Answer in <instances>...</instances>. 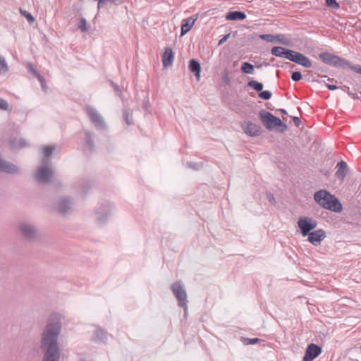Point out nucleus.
Segmentation results:
<instances>
[{"instance_id":"f257e3e1","label":"nucleus","mask_w":361,"mask_h":361,"mask_svg":"<svg viewBox=\"0 0 361 361\" xmlns=\"http://www.w3.org/2000/svg\"><path fill=\"white\" fill-rule=\"evenodd\" d=\"M62 317L52 313L48 318L41 335L40 348L44 353L42 361H59L58 338L61 331Z\"/></svg>"},{"instance_id":"f03ea898","label":"nucleus","mask_w":361,"mask_h":361,"mask_svg":"<svg viewBox=\"0 0 361 361\" xmlns=\"http://www.w3.org/2000/svg\"><path fill=\"white\" fill-rule=\"evenodd\" d=\"M259 117L264 126L269 131L283 133L287 130L285 118L281 120L264 109L259 111Z\"/></svg>"},{"instance_id":"7ed1b4c3","label":"nucleus","mask_w":361,"mask_h":361,"mask_svg":"<svg viewBox=\"0 0 361 361\" xmlns=\"http://www.w3.org/2000/svg\"><path fill=\"white\" fill-rule=\"evenodd\" d=\"M314 198L324 209L335 212H339L342 210V205L338 199L324 190H320L315 192Z\"/></svg>"},{"instance_id":"20e7f679","label":"nucleus","mask_w":361,"mask_h":361,"mask_svg":"<svg viewBox=\"0 0 361 361\" xmlns=\"http://www.w3.org/2000/svg\"><path fill=\"white\" fill-rule=\"evenodd\" d=\"M114 210V205L109 201H102L94 209L92 216L97 225L104 226L107 224Z\"/></svg>"},{"instance_id":"39448f33","label":"nucleus","mask_w":361,"mask_h":361,"mask_svg":"<svg viewBox=\"0 0 361 361\" xmlns=\"http://www.w3.org/2000/svg\"><path fill=\"white\" fill-rule=\"evenodd\" d=\"M171 291L178 301V305L185 312L188 310V295L185 286L182 281H176L171 285Z\"/></svg>"},{"instance_id":"423d86ee","label":"nucleus","mask_w":361,"mask_h":361,"mask_svg":"<svg viewBox=\"0 0 361 361\" xmlns=\"http://www.w3.org/2000/svg\"><path fill=\"white\" fill-rule=\"evenodd\" d=\"M319 57L323 63L334 67H347L350 69V66H353L348 60L329 52H322Z\"/></svg>"},{"instance_id":"0eeeda50","label":"nucleus","mask_w":361,"mask_h":361,"mask_svg":"<svg viewBox=\"0 0 361 361\" xmlns=\"http://www.w3.org/2000/svg\"><path fill=\"white\" fill-rule=\"evenodd\" d=\"M54 176V171L51 164H42L35 174V179L40 183H51Z\"/></svg>"},{"instance_id":"6e6552de","label":"nucleus","mask_w":361,"mask_h":361,"mask_svg":"<svg viewBox=\"0 0 361 361\" xmlns=\"http://www.w3.org/2000/svg\"><path fill=\"white\" fill-rule=\"evenodd\" d=\"M86 112L90 120L95 128L99 130H106L108 128L103 116L99 111L92 106H88L86 108Z\"/></svg>"},{"instance_id":"1a4fd4ad","label":"nucleus","mask_w":361,"mask_h":361,"mask_svg":"<svg viewBox=\"0 0 361 361\" xmlns=\"http://www.w3.org/2000/svg\"><path fill=\"white\" fill-rule=\"evenodd\" d=\"M298 226L300 229L302 235L305 237L317 226V222L312 217L301 216L298 219Z\"/></svg>"},{"instance_id":"9d476101","label":"nucleus","mask_w":361,"mask_h":361,"mask_svg":"<svg viewBox=\"0 0 361 361\" xmlns=\"http://www.w3.org/2000/svg\"><path fill=\"white\" fill-rule=\"evenodd\" d=\"M18 229L20 234L29 240H32L37 236L35 227L29 223H21L18 226Z\"/></svg>"},{"instance_id":"9b49d317","label":"nucleus","mask_w":361,"mask_h":361,"mask_svg":"<svg viewBox=\"0 0 361 361\" xmlns=\"http://www.w3.org/2000/svg\"><path fill=\"white\" fill-rule=\"evenodd\" d=\"M322 353V348L319 345L311 343L310 344L306 350L305 355L303 357V361H312L317 356H319Z\"/></svg>"},{"instance_id":"f8f14e48","label":"nucleus","mask_w":361,"mask_h":361,"mask_svg":"<svg viewBox=\"0 0 361 361\" xmlns=\"http://www.w3.org/2000/svg\"><path fill=\"white\" fill-rule=\"evenodd\" d=\"M307 240L312 245H319L322 240L326 237V233L322 229H318L310 233L307 235Z\"/></svg>"},{"instance_id":"ddd939ff","label":"nucleus","mask_w":361,"mask_h":361,"mask_svg":"<svg viewBox=\"0 0 361 361\" xmlns=\"http://www.w3.org/2000/svg\"><path fill=\"white\" fill-rule=\"evenodd\" d=\"M197 18L198 14H196L181 21L180 36H183L191 30Z\"/></svg>"},{"instance_id":"4468645a","label":"nucleus","mask_w":361,"mask_h":361,"mask_svg":"<svg viewBox=\"0 0 361 361\" xmlns=\"http://www.w3.org/2000/svg\"><path fill=\"white\" fill-rule=\"evenodd\" d=\"M73 205V200L69 197H62L59 200L57 209L63 214L68 213Z\"/></svg>"},{"instance_id":"2eb2a0df","label":"nucleus","mask_w":361,"mask_h":361,"mask_svg":"<svg viewBox=\"0 0 361 361\" xmlns=\"http://www.w3.org/2000/svg\"><path fill=\"white\" fill-rule=\"evenodd\" d=\"M174 59V53L170 47H166L162 55V63L165 68L171 66Z\"/></svg>"},{"instance_id":"dca6fc26","label":"nucleus","mask_w":361,"mask_h":361,"mask_svg":"<svg viewBox=\"0 0 361 361\" xmlns=\"http://www.w3.org/2000/svg\"><path fill=\"white\" fill-rule=\"evenodd\" d=\"M76 187L81 195H85L92 187V183L88 180H81L77 183Z\"/></svg>"},{"instance_id":"f3484780","label":"nucleus","mask_w":361,"mask_h":361,"mask_svg":"<svg viewBox=\"0 0 361 361\" xmlns=\"http://www.w3.org/2000/svg\"><path fill=\"white\" fill-rule=\"evenodd\" d=\"M108 334L101 328H97L94 334L93 341L97 343H105L107 341Z\"/></svg>"},{"instance_id":"a211bd4d","label":"nucleus","mask_w":361,"mask_h":361,"mask_svg":"<svg viewBox=\"0 0 361 361\" xmlns=\"http://www.w3.org/2000/svg\"><path fill=\"white\" fill-rule=\"evenodd\" d=\"M245 18V13L240 11H229L226 15L227 20H243Z\"/></svg>"},{"instance_id":"6ab92c4d","label":"nucleus","mask_w":361,"mask_h":361,"mask_svg":"<svg viewBox=\"0 0 361 361\" xmlns=\"http://www.w3.org/2000/svg\"><path fill=\"white\" fill-rule=\"evenodd\" d=\"M188 68L190 71L195 74L197 79L200 78L201 72V66L196 59H191L189 61Z\"/></svg>"},{"instance_id":"aec40b11","label":"nucleus","mask_w":361,"mask_h":361,"mask_svg":"<svg viewBox=\"0 0 361 361\" xmlns=\"http://www.w3.org/2000/svg\"><path fill=\"white\" fill-rule=\"evenodd\" d=\"M55 149L54 145L44 146L42 147L43 157L41 160L42 164H51L50 157Z\"/></svg>"},{"instance_id":"412c9836","label":"nucleus","mask_w":361,"mask_h":361,"mask_svg":"<svg viewBox=\"0 0 361 361\" xmlns=\"http://www.w3.org/2000/svg\"><path fill=\"white\" fill-rule=\"evenodd\" d=\"M347 164L344 161H339L336 166V175L338 178H343L347 172Z\"/></svg>"},{"instance_id":"4be33fe9","label":"nucleus","mask_w":361,"mask_h":361,"mask_svg":"<svg viewBox=\"0 0 361 361\" xmlns=\"http://www.w3.org/2000/svg\"><path fill=\"white\" fill-rule=\"evenodd\" d=\"M260 126L252 122L246 123V126L244 128L245 133L247 135H257V133L260 129Z\"/></svg>"},{"instance_id":"5701e85b","label":"nucleus","mask_w":361,"mask_h":361,"mask_svg":"<svg viewBox=\"0 0 361 361\" xmlns=\"http://www.w3.org/2000/svg\"><path fill=\"white\" fill-rule=\"evenodd\" d=\"M10 147L13 149H19L26 145L25 141L22 137H14L9 141Z\"/></svg>"},{"instance_id":"b1692460","label":"nucleus","mask_w":361,"mask_h":361,"mask_svg":"<svg viewBox=\"0 0 361 361\" xmlns=\"http://www.w3.org/2000/svg\"><path fill=\"white\" fill-rule=\"evenodd\" d=\"M295 63L300 65L305 68H311L312 66V61H310V59L300 52L298 55V58H297Z\"/></svg>"},{"instance_id":"393cba45","label":"nucleus","mask_w":361,"mask_h":361,"mask_svg":"<svg viewBox=\"0 0 361 361\" xmlns=\"http://www.w3.org/2000/svg\"><path fill=\"white\" fill-rule=\"evenodd\" d=\"M287 50L288 49L282 47H274L271 49V54L277 57L285 58Z\"/></svg>"},{"instance_id":"a878e982","label":"nucleus","mask_w":361,"mask_h":361,"mask_svg":"<svg viewBox=\"0 0 361 361\" xmlns=\"http://www.w3.org/2000/svg\"><path fill=\"white\" fill-rule=\"evenodd\" d=\"M82 149L86 154H89L94 150V142L92 141V137H85Z\"/></svg>"},{"instance_id":"bb28decb","label":"nucleus","mask_w":361,"mask_h":361,"mask_svg":"<svg viewBox=\"0 0 361 361\" xmlns=\"http://www.w3.org/2000/svg\"><path fill=\"white\" fill-rule=\"evenodd\" d=\"M324 78L325 80L323 81L329 90H335L338 88V87L336 85V83H337L336 80L327 76H324Z\"/></svg>"},{"instance_id":"cd10ccee","label":"nucleus","mask_w":361,"mask_h":361,"mask_svg":"<svg viewBox=\"0 0 361 361\" xmlns=\"http://www.w3.org/2000/svg\"><path fill=\"white\" fill-rule=\"evenodd\" d=\"M247 86L252 87L253 90H255L257 92H259V93L262 91L264 85L262 82H259L257 80H250L247 82Z\"/></svg>"},{"instance_id":"c85d7f7f","label":"nucleus","mask_w":361,"mask_h":361,"mask_svg":"<svg viewBox=\"0 0 361 361\" xmlns=\"http://www.w3.org/2000/svg\"><path fill=\"white\" fill-rule=\"evenodd\" d=\"M298 54V51L288 49L285 59H287L292 62L296 63Z\"/></svg>"},{"instance_id":"c756f323","label":"nucleus","mask_w":361,"mask_h":361,"mask_svg":"<svg viewBox=\"0 0 361 361\" xmlns=\"http://www.w3.org/2000/svg\"><path fill=\"white\" fill-rule=\"evenodd\" d=\"M123 117L128 126L133 124L132 113L128 109H124L123 111Z\"/></svg>"},{"instance_id":"7c9ffc66","label":"nucleus","mask_w":361,"mask_h":361,"mask_svg":"<svg viewBox=\"0 0 361 361\" xmlns=\"http://www.w3.org/2000/svg\"><path fill=\"white\" fill-rule=\"evenodd\" d=\"M254 66L249 62H244L241 66V71L246 74H252L254 71Z\"/></svg>"},{"instance_id":"2f4dec72","label":"nucleus","mask_w":361,"mask_h":361,"mask_svg":"<svg viewBox=\"0 0 361 361\" xmlns=\"http://www.w3.org/2000/svg\"><path fill=\"white\" fill-rule=\"evenodd\" d=\"M275 43H280L283 45L289 46L290 41L289 39L286 37L284 35L280 34L276 35Z\"/></svg>"},{"instance_id":"473e14b6","label":"nucleus","mask_w":361,"mask_h":361,"mask_svg":"<svg viewBox=\"0 0 361 361\" xmlns=\"http://www.w3.org/2000/svg\"><path fill=\"white\" fill-rule=\"evenodd\" d=\"M8 71V67L6 59L0 55V75L6 73Z\"/></svg>"},{"instance_id":"72a5a7b5","label":"nucleus","mask_w":361,"mask_h":361,"mask_svg":"<svg viewBox=\"0 0 361 361\" xmlns=\"http://www.w3.org/2000/svg\"><path fill=\"white\" fill-rule=\"evenodd\" d=\"M78 27L81 32H87L89 27L87 25V21L85 18L81 17L78 23Z\"/></svg>"},{"instance_id":"f704fd0d","label":"nucleus","mask_w":361,"mask_h":361,"mask_svg":"<svg viewBox=\"0 0 361 361\" xmlns=\"http://www.w3.org/2000/svg\"><path fill=\"white\" fill-rule=\"evenodd\" d=\"M260 39L269 42L275 43L276 35L271 34H262L259 35Z\"/></svg>"},{"instance_id":"c9c22d12","label":"nucleus","mask_w":361,"mask_h":361,"mask_svg":"<svg viewBox=\"0 0 361 361\" xmlns=\"http://www.w3.org/2000/svg\"><path fill=\"white\" fill-rule=\"evenodd\" d=\"M326 6L331 9L337 10L340 8L339 4L336 0H326Z\"/></svg>"},{"instance_id":"e433bc0d","label":"nucleus","mask_w":361,"mask_h":361,"mask_svg":"<svg viewBox=\"0 0 361 361\" xmlns=\"http://www.w3.org/2000/svg\"><path fill=\"white\" fill-rule=\"evenodd\" d=\"M111 87H113L114 92H115V94L118 96L122 100L124 99V97L122 94V92L119 87V86L116 84L115 82H114L113 81H111Z\"/></svg>"},{"instance_id":"4c0bfd02","label":"nucleus","mask_w":361,"mask_h":361,"mask_svg":"<svg viewBox=\"0 0 361 361\" xmlns=\"http://www.w3.org/2000/svg\"><path fill=\"white\" fill-rule=\"evenodd\" d=\"M258 96L262 99L269 100L271 99L272 93L269 90H262L258 94Z\"/></svg>"},{"instance_id":"58836bf2","label":"nucleus","mask_w":361,"mask_h":361,"mask_svg":"<svg viewBox=\"0 0 361 361\" xmlns=\"http://www.w3.org/2000/svg\"><path fill=\"white\" fill-rule=\"evenodd\" d=\"M222 80L226 85H231V78L229 76V71L228 69H225L222 75Z\"/></svg>"},{"instance_id":"ea45409f","label":"nucleus","mask_w":361,"mask_h":361,"mask_svg":"<svg viewBox=\"0 0 361 361\" xmlns=\"http://www.w3.org/2000/svg\"><path fill=\"white\" fill-rule=\"evenodd\" d=\"M186 166L188 169H193L195 171H197V170L200 169L202 167V163H192V162H190V161H187L186 162Z\"/></svg>"},{"instance_id":"a19ab883","label":"nucleus","mask_w":361,"mask_h":361,"mask_svg":"<svg viewBox=\"0 0 361 361\" xmlns=\"http://www.w3.org/2000/svg\"><path fill=\"white\" fill-rule=\"evenodd\" d=\"M242 341L243 344L245 345H255L259 342V339L257 338H242Z\"/></svg>"},{"instance_id":"79ce46f5","label":"nucleus","mask_w":361,"mask_h":361,"mask_svg":"<svg viewBox=\"0 0 361 361\" xmlns=\"http://www.w3.org/2000/svg\"><path fill=\"white\" fill-rule=\"evenodd\" d=\"M150 103L148 97L145 98L142 103V109L145 110V114H151L150 112Z\"/></svg>"},{"instance_id":"37998d69","label":"nucleus","mask_w":361,"mask_h":361,"mask_svg":"<svg viewBox=\"0 0 361 361\" xmlns=\"http://www.w3.org/2000/svg\"><path fill=\"white\" fill-rule=\"evenodd\" d=\"M20 11L21 14L26 18V19L27 20V21L29 23L34 22L35 18L30 13H29L26 11H23L22 9H20Z\"/></svg>"},{"instance_id":"c03bdc74","label":"nucleus","mask_w":361,"mask_h":361,"mask_svg":"<svg viewBox=\"0 0 361 361\" xmlns=\"http://www.w3.org/2000/svg\"><path fill=\"white\" fill-rule=\"evenodd\" d=\"M0 109L4 111H8L11 109L9 108V104L5 99L0 98Z\"/></svg>"},{"instance_id":"a18cd8bd","label":"nucleus","mask_w":361,"mask_h":361,"mask_svg":"<svg viewBox=\"0 0 361 361\" xmlns=\"http://www.w3.org/2000/svg\"><path fill=\"white\" fill-rule=\"evenodd\" d=\"M291 79L295 81L298 82L302 79V74L299 71H295L291 75Z\"/></svg>"},{"instance_id":"49530a36","label":"nucleus","mask_w":361,"mask_h":361,"mask_svg":"<svg viewBox=\"0 0 361 361\" xmlns=\"http://www.w3.org/2000/svg\"><path fill=\"white\" fill-rule=\"evenodd\" d=\"M115 0H99L98 2L97 8L98 9H100L101 7H103L104 5H106L108 4H114L115 3Z\"/></svg>"},{"instance_id":"de8ad7c7","label":"nucleus","mask_w":361,"mask_h":361,"mask_svg":"<svg viewBox=\"0 0 361 361\" xmlns=\"http://www.w3.org/2000/svg\"><path fill=\"white\" fill-rule=\"evenodd\" d=\"M27 68L28 71L35 78L39 74V73L32 66L31 63H28Z\"/></svg>"},{"instance_id":"09e8293b","label":"nucleus","mask_w":361,"mask_h":361,"mask_svg":"<svg viewBox=\"0 0 361 361\" xmlns=\"http://www.w3.org/2000/svg\"><path fill=\"white\" fill-rule=\"evenodd\" d=\"M267 198L268 201L271 204H276V200H275L274 196V195L272 193L267 192Z\"/></svg>"},{"instance_id":"8fccbe9b","label":"nucleus","mask_w":361,"mask_h":361,"mask_svg":"<svg viewBox=\"0 0 361 361\" xmlns=\"http://www.w3.org/2000/svg\"><path fill=\"white\" fill-rule=\"evenodd\" d=\"M290 117L292 118L295 126L298 127L301 124V120L299 117H298V116H290Z\"/></svg>"},{"instance_id":"3c124183","label":"nucleus","mask_w":361,"mask_h":361,"mask_svg":"<svg viewBox=\"0 0 361 361\" xmlns=\"http://www.w3.org/2000/svg\"><path fill=\"white\" fill-rule=\"evenodd\" d=\"M350 70L361 74V66L360 65H353V66H350Z\"/></svg>"},{"instance_id":"603ef678","label":"nucleus","mask_w":361,"mask_h":361,"mask_svg":"<svg viewBox=\"0 0 361 361\" xmlns=\"http://www.w3.org/2000/svg\"><path fill=\"white\" fill-rule=\"evenodd\" d=\"M229 37H230L229 33L224 35L223 37L219 41L218 44L221 45V44H224L229 38Z\"/></svg>"},{"instance_id":"864d4df0","label":"nucleus","mask_w":361,"mask_h":361,"mask_svg":"<svg viewBox=\"0 0 361 361\" xmlns=\"http://www.w3.org/2000/svg\"><path fill=\"white\" fill-rule=\"evenodd\" d=\"M338 88H341L343 92H346L348 94L350 93L352 91H350V87L348 86H342L338 87Z\"/></svg>"},{"instance_id":"5fc2aeb1","label":"nucleus","mask_w":361,"mask_h":361,"mask_svg":"<svg viewBox=\"0 0 361 361\" xmlns=\"http://www.w3.org/2000/svg\"><path fill=\"white\" fill-rule=\"evenodd\" d=\"M36 78H37V80H39V82L40 83H44L45 82V80H44V77H42L40 74L37 75Z\"/></svg>"},{"instance_id":"6e6d98bb","label":"nucleus","mask_w":361,"mask_h":361,"mask_svg":"<svg viewBox=\"0 0 361 361\" xmlns=\"http://www.w3.org/2000/svg\"><path fill=\"white\" fill-rule=\"evenodd\" d=\"M352 99H359V97L357 96V94L355 93H353V92H351L350 93H349L348 94Z\"/></svg>"},{"instance_id":"4d7b16f0","label":"nucleus","mask_w":361,"mask_h":361,"mask_svg":"<svg viewBox=\"0 0 361 361\" xmlns=\"http://www.w3.org/2000/svg\"><path fill=\"white\" fill-rule=\"evenodd\" d=\"M278 111L281 112L283 114H287V111L283 109H279Z\"/></svg>"},{"instance_id":"13d9d810","label":"nucleus","mask_w":361,"mask_h":361,"mask_svg":"<svg viewBox=\"0 0 361 361\" xmlns=\"http://www.w3.org/2000/svg\"><path fill=\"white\" fill-rule=\"evenodd\" d=\"M40 84H41V87H42V90H45V89L47 88L45 82L44 83H40Z\"/></svg>"},{"instance_id":"bf43d9fd","label":"nucleus","mask_w":361,"mask_h":361,"mask_svg":"<svg viewBox=\"0 0 361 361\" xmlns=\"http://www.w3.org/2000/svg\"><path fill=\"white\" fill-rule=\"evenodd\" d=\"M306 135H309L312 134V132L307 131L305 132Z\"/></svg>"},{"instance_id":"052dcab7","label":"nucleus","mask_w":361,"mask_h":361,"mask_svg":"<svg viewBox=\"0 0 361 361\" xmlns=\"http://www.w3.org/2000/svg\"><path fill=\"white\" fill-rule=\"evenodd\" d=\"M188 315V310L186 312L184 311V317H186Z\"/></svg>"}]
</instances>
